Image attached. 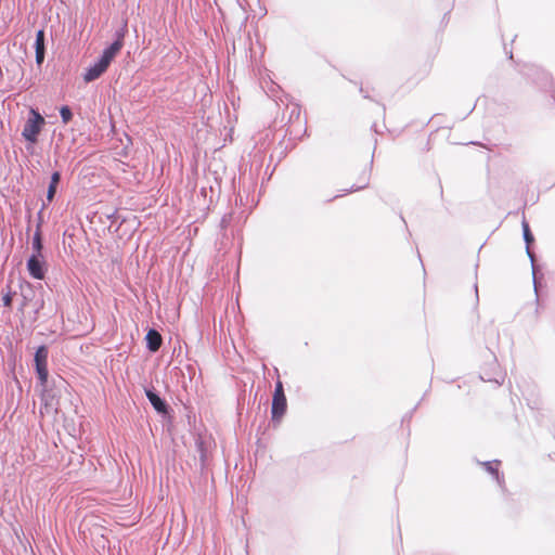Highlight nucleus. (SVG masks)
<instances>
[{
	"instance_id": "nucleus-15",
	"label": "nucleus",
	"mask_w": 555,
	"mask_h": 555,
	"mask_svg": "<svg viewBox=\"0 0 555 555\" xmlns=\"http://www.w3.org/2000/svg\"><path fill=\"white\" fill-rule=\"evenodd\" d=\"M366 184H367V182L363 183L362 185H357V186L352 185L351 186V191L361 190V189L365 188Z\"/></svg>"
},
{
	"instance_id": "nucleus-7",
	"label": "nucleus",
	"mask_w": 555,
	"mask_h": 555,
	"mask_svg": "<svg viewBox=\"0 0 555 555\" xmlns=\"http://www.w3.org/2000/svg\"><path fill=\"white\" fill-rule=\"evenodd\" d=\"M147 348L152 352H156L163 343L162 335L156 330H150L146 334Z\"/></svg>"
},
{
	"instance_id": "nucleus-8",
	"label": "nucleus",
	"mask_w": 555,
	"mask_h": 555,
	"mask_svg": "<svg viewBox=\"0 0 555 555\" xmlns=\"http://www.w3.org/2000/svg\"><path fill=\"white\" fill-rule=\"evenodd\" d=\"M146 397L149 398L151 404L157 412H159V413L167 412V404L155 392L147 390Z\"/></svg>"
},
{
	"instance_id": "nucleus-6",
	"label": "nucleus",
	"mask_w": 555,
	"mask_h": 555,
	"mask_svg": "<svg viewBox=\"0 0 555 555\" xmlns=\"http://www.w3.org/2000/svg\"><path fill=\"white\" fill-rule=\"evenodd\" d=\"M36 63L41 65L44 60V31L38 30L36 34Z\"/></svg>"
},
{
	"instance_id": "nucleus-2",
	"label": "nucleus",
	"mask_w": 555,
	"mask_h": 555,
	"mask_svg": "<svg viewBox=\"0 0 555 555\" xmlns=\"http://www.w3.org/2000/svg\"><path fill=\"white\" fill-rule=\"evenodd\" d=\"M44 124V118L40 115V113L31 108L29 112V117L25 122L22 131L23 138L26 141L35 144L38 141V135Z\"/></svg>"
},
{
	"instance_id": "nucleus-10",
	"label": "nucleus",
	"mask_w": 555,
	"mask_h": 555,
	"mask_svg": "<svg viewBox=\"0 0 555 555\" xmlns=\"http://www.w3.org/2000/svg\"><path fill=\"white\" fill-rule=\"evenodd\" d=\"M15 295V293L11 292V289L9 288L5 293H3L2 295V305L8 308V309H11L12 308V302H13V296Z\"/></svg>"
},
{
	"instance_id": "nucleus-14",
	"label": "nucleus",
	"mask_w": 555,
	"mask_h": 555,
	"mask_svg": "<svg viewBox=\"0 0 555 555\" xmlns=\"http://www.w3.org/2000/svg\"><path fill=\"white\" fill-rule=\"evenodd\" d=\"M60 180H61V173L59 171H55L52 173L51 176V181L50 183L52 184H59L60 183Z\"/></svg>"
},
{
	"instance_id": "nucleus-4",
	"label": "nucleus",
	"mask_w": 555,
	"mask_h": 555,
	"mask_svg": "<svg viewBox=\"0 0 555 555\" xmlns=\"http://www.w3.org/2000/svg\"><path fill=\"white\" fill-rule=\"evenodd\" d=\"M36 371L41 385H46L48 380V349L40 346L35 353Z\"/></svg>"
},
{
	"instance_id": "nucleus-11",
	"label": "nucleus",
	"mask_w": 555,
	"mask_h": 555,
	"mask_svg": "<svg viewBox=\"0 0 555 555\" xmlns=\"http://www.w3.org/2000/svg\"><path fill=\"white\" fill-rule=\"evenodd\" d=\"M522 230H524L525 241H526L527 245L529 246L533 242V235L530 232L529 224L526 220L522 221Z\"/></svg>"
},
{
	"instance_id": "nucleus-1",
	"label": "nucleus",
	"mask_w": 555,
	"mask_h": 555,
	"mask_svg": "<svg viewBox=\"0 0 555 555\" xmlns=\"http://www.w3.org/2000/svg\"><path fill=\"white\" fill-rule=\"evenodd\" d=\"M122 48V40L117 39L108 48H106L100 60L86 69L83 74V81L89 83L100 78L108 68L112 61L120 52Z\"/></svg>"
},
{
	"instance_id": "nucleus-9",
	"label": "nucleus",
	"mask_w": 555,
	"mask_h": 555,
	"mask_svg": "<svg viewBox=\"0 0 555 555\" xmlns=\"http://www.w3.org/2000/svg\"><path fill=\"white\" fill-rule=\"evenodd\" d=\"M42 248H43V245H42V238H41V230H40V224L37 227V230L34 234V237H33V249H34V254L33 255H38V256H41L42 255Z\"/></svg>"
},
{
	"instance_id": "nucleus-16",
	"label": "nucleus",
	"mask_w": 555,
	"mask_h": 555,
	"mask_svg": "<svg viewBox=\"0 0 555 555\" xmlns=\"http://www.w3.org/2000/svg\"><path fill=\"white\" fill-rule=\"evenodd\" d=\"M488 469H489V472L496 474V470H494L491 466H488Z\"/></svg>"
},
{
	"instance_id": "nucleus-5",
	"label": "nucleus",
	"mask_w": 555,
	"mask_h": 555,
	"mask_svg": "<svg viewBox=\"0 0 555 555\" xmlns=\"http://www.w3.org/2000/svg\"><path fill=\"white\" fill-rule=\"evenodd\" d=\"M27 270L34 279L43 280L47 271L43 255H31L27 261Z\"/></svg>"
},
{
	"instance_id": "nucleus-3",
	"label": "nucleus",
	"mask_w": 555,
	"mask_h": 555,
	"mask_svg": "<svg viewBox=\"0 0 555 555\" xmlns=\"http://www.w3.org/2000/svg\"><path fill=\"white\" fill-rule=\"evenodd\" d=\"M287 408V401L284 393L283 384L281 380H278L275 384V389L272 398V408L271 414L273 421H280L282 416L285 414Z\"/></svg>"
},
{
	"instance_id": "nucleus-12",
	"label": "nucleus",
	"mask_w": 555,
	"mask_h": 555,
	"mask_svg": "<svg viewBox=\"0 0 555 555\" xmlns=\"http://www.w3.org/2000/svg\"><path fill=\"white\" fill-rule=\"evenodd\" d=\"M60 114L64 124H68L73 118L72 111L68 106H62Z\"/></svg>"
},
{
	"instance_id": "nucleus-13",
	"label": "nucleus",
	"mask_w": 555,
	"mask_h": 555,
	"mask_svg": "<svg viewBox=\"0 0 555 555\" xmlns=\"http://www.w3.org/2000/svg\"><path fill=\"white\" fill-rule=\"evenodd\" d=\"M56 188H57V184L50 183V185L48 188V192H47V199H48V202H52L53 201L54 195L56 193Z\"/></svg>"
}]
</instances>
